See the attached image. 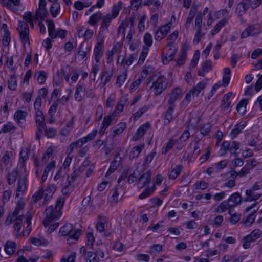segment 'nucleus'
Listing matches in <instances>:
<instances>
[{
	"mask_svg": "<svg viewBox=\"0 0 262 262\" xmlns=\"http://www.w3.org/2000/svg\"><path fill=\"white\" fill-rule=\"evenodd\" d=\"M156 151L155 149H153L150 153L147 155L144 159V162L143 164V166L145 168L148 167L149 164L151 162L154 158L156 155Z\"/></svg>",
	"mask_w": 262,
	"mask_h": 262,
	"instance_id": "obj_50",
	"label": "nucleus"
},
{
	"mask_svg": "<svg viewBox=\"0 0 262 262\" xmlns=\"http://www.w3.org/2000/svg\"><path fill=\"white\" fill-rule=\"evenodd\" d=\"M144 147V144H139L134 147L129 154V157L130 159H134L138 157L140 154L141 152L142 149Z\"/></svg>",
	"mask_w": 262,
	"mask_h": 262,
	"instance_id": "obj_42",
	"label": "nucleus"
},
{
	"mask_svg": "<svg viewBox=\"0 0 262 262\" xmlns=\"http://www.w3.org/2000/svg\"><path fill=\"white\" fill-rule=\"evenodd\" d=\"M251 0H242L237 5L236 13L239 17L244 15L250 6Z\"/></svg>",
	"mask_w": 262,
	"mask_h": 262,
	"instance_id": "obj_13",
	"label": "nucleus"
},
{
	"mask_svg": "<svg viewBox=\"0 0 262 262\" xmlns=\"http://www.w3.org/2000/svg\"><path fill=\"white\" fill-rule=\"evenodd\" d=\"M149 52V48L148 47H144L141 52L139 56V58L138 61V64L141 65L142 64L144 60L148 55Z\"/></svg>",
	"mask_w": 262,
	"mask_h": 262,
	"instance_id": "obj_55",
	"label": "nucleus"
},
{
	"mask_svg": "<svg viewBox=\"0 0 262 262\" xmlns=\"http://www.w3.org/2000/svg\"><path fill=\"white\" fill-rule=\"evenodd\" d=\"M212 62L210 60H206L201 63V68L199 70L198 75L200 76H204L212 70Z\"/></svg>",
	"mask_w": 262,
	"mask_h": 262,
	"instance_id": "obj_23",
	"label": "nucleus"
},
{
	"mask_svg": "<svg viewBox=\"0 0 262 262\" xmlns=\"http://www.w3.org/2000/svg\"><path fill=\"white\" fill-rule=\"evenodd\" d=\"M137 53L132 54L125 61L124 58H123L121 62H120V64L121 65H122L124 62L125 65H126L127 66H129L137 58Z\"/></svg>",
	"mask_w": 262,
	"mask_h": 262,
	"instance_id": "obj_59",
	"label": "nucleus"
},
{
	"mask_svg": "<svg viewBox=\"0 0 262 262\" xmlns=\"http://www.w3.org/2000/svg\"><path fill=\"white\" fill-rule=\"evenodd\" d=\"M26 182L27 178L26 175L23 177L19 178L16 188V198H19L20 195L23 194L27 189Z\"/></svg>",
	"mask_w": 262,
	"mask_h": 262,
	"instance_id": "obj_20",
	"label": "nucleus"
},
{
	"mask_svg": "<svg viewBox=\"0 0 262 262\" xmlns=\"http://www.w3.org/2000/svg\"><path fill=\"white\" fill-rule=\"evenodd\" d=\"M18 171L16 169L13 170L7 176V183L9 185L13 184L18 178Z\"/></svg>",
	"mask_w": 262,
	"mask_h": 262,
	"instance_id": "obj_47",
	"label": "nucleus"
},
{
	"mask_svg": "<svg viewBox=\"0 0 262 262\" xmlns=\"http://www.w3.org/2000/svg\"><path fill=\"white\" fill-rule=\"evenodd\" d=\"M258 208L256 209H254L252 212H251L246 217V219L243 221V223L246 226H250L255 220V213L258 210Z\"/></svg>",
	"mask_w": 262,
	"mask_h": 262,
	"instance_id": "obj_54",
	"label": "nucleus"
},
{
	"mask_svg": "<svg viewBox=\"0 0 262 262\" xmlns=\"http://www.w3.org/2000/svg\"><path fill=\"white\" fill-rule=\"evenodd\" d=\"M16 129V127L11 122H8L4 124L1 128L0 133H13Z\"/></svg>",
	"mask_w": 262,
	"mask_h": 262,
	"instance_id": "obj_41",
	"label": "nucleus"
},
{
	"mask_svg": "<svg viewBox=\"0 0 262 262\" xmlns=\"http://www.w3.org/2000/svg\"><path fill=\"white\" fill-rule=\"evenodd\" d=\"M112 71H105L103 73V76L101 79V84L104 86L111 80L113 76Z\"/></svg>",
	"mask_w": 262,
	"mask_h": 262,
	"instance_id": "obj_46",
	"label": "nucleus"
},
{
	"mask_svg": "<svg viewBox=\"0 0 262 262\" xmlns=\"http://www.w3.org/2000/svg\"><path fill=\"white\" fill-rule=\"evenodd\" d=\"M17 79L15 74L12 75L8 81V86L11 91H15L16 89Z\"/></svg>",
	"mask_w": 262,
	"mask_h": 262,
	"instance_id": "obj_51",
	"label": "nucleus"
},
{
	"mask_svg": "<svg viewBox=\"0 0 262 262\" xmlns=\"http://www.w3.org/2000/svg\"><path fill=\"white\" fill-rule=\"evenodd\" d=\"M121 161V158L119 153L116 154L113 160L110 163V167L105 173V176L108 177L113 173L119 166Z\"/></svg>",
	"mask_w": 262,
	"mask_h": 262,
	"instance_id": "obj_17",
	"label": "nucleus"
},
{
	"mask_svg": "<svg viewBox=\"0 0 262 262\" xmlns=\"http://www.w3.org/2000/svg\"><path fill=\"white\" fill-rule=\"evenodd\" d=\"M56 167V162L55 160L51 161L48 163L43 171V174L41 178V182L44 183L47 179L48 176L50 172H53Z\"/></svg>",
	"mask_w": 262,
	"mask_h": 262,
	"instance_id": "obj_26",
	"label": "nucleus"
},
{
	"mask_svg": "<svg viewBox=\"0 0 262 262\" xmlns=\"http://www.w3.org/2000/svg\"><path fill=\"white\" fill-rule=\"evenodd\" d=\"M46 0H39L38 8L35 12V19L36 20H46V18H47V17L49 16V13L46 8Z\"/></svg>",
	"mask_w": 262,
	"mask_h": 262,
	"instance_id": "obj_8",
	"label": "nucleus"
},
{
	"mask_svg": "<svg viewBox=\"0 0 262 262\" xmlns=\"http://www.w3.org/2000/svg\"><path fill=\"white\" fill-rule=\"evenodd\" d=\"M56 186L54 184H49L47 187L43 190V199L45 202L50 200L56 190Z\"/></svg>",
	"mask_w": 262,
	"mask_h": 262,
	"instance_id": "obj_21",
	"label": "nucleus"
},
{
	"mask_svg": "<svg viewBox=\"0 0 262 262\" xmlns=\"http://www.w3.org/2000/svg\"><path fill=\"white\" fill-rule=\"evenodd\" d=\"M178 140L174 139V137L172 136L166 143L165 147L163 148L162 151V154H166L173 147L174 145L177 142Z\"/></svg>",
	"mask_w": 262,
	"mask_h": 262,
	"instance_id": "obj_43",
	"label": "nucleus"
},
{
	"mask_svg": "<svg viewBox=\"0 0 262 262\" xmlns=\"http://www.w3.org/2000/svg\"><path fill=\"white\" fill-rule=\"evenodd\" d=\"M228 19L224 17L220 21H219L214 27L213 29L211 30V34L214 35L217 34L221 29L224 27L227 23Z\"/></svg>",
	"mask_w": 262,
	"mask_h": 262,
	"instance_id": "obj_37",
	"label": "nucleus"
},
{
	"mask_svg": "<svg viewBox=\"0 0 262 262\" xmlns=\"http://www.w3.org/2000/svg\"><path fill=\"white\" fill-rule=\"evenodd\" d=\"M171 23H167L160 27L155 32V39L156 40H161L169 31L171 28Z\"/></svg>",
	"mask_w": 262,
	"mask_h": 262,
	"instance_id": "obj_14",
	"label": "nucleus"
},
{
	"mask_svg": "<svg viewBox=\"0 0 262 262\" xmlns=\"http://www.w3.org/2000/svg\"><path fill=\"white\" fill-rule=\"evenodd\" d=\"M240 144L238 142L235 141H232L230 143V152L231 154L237 156L238 153L236 152L239 149Z\"/></svg>",
	"mask_w": 262,
	"mask_h": 262,
	"instance_id": "obj_58",
	"label": "nucleus"
},
{
	"mask_svg": "<svg viewBox=\"0 0 262 262\" xmlns=\"http://www.w3.org/2000/svg\"><path fill=\"white\" fill-rule=\"evenodd\" d=\"M18 30L19 31L20 39L23 45H30L29 28L27 23L24 21H19Z\"/></svg>",
	"mask_w": 262,
	"mask_h": 262,
	"instance_id": "obj_6",
	"label": "nucleus"
},
{
	"mask_svg": "<svg viewBox=\"0 0 262 262\" xmlns=\"http://www.w3.org/2000/svg\"><path fill=\"white\" fill-rule=\"evenodd\" d=\"M102 18L103 13L100 11H98L90 15L88 23L92 27L97 28L99 23Z\"/></svg>",
	"mask_w": 262,
	"mask_h": 262,
	"instance_id": "obj_15",
	"label": "nucleus"
},
{
	"mask_svg": "<svg viewBox=\"0 0 262 262\" xmlns=\"http://www.w3.org/2000/svg\"><path fill=\"white\" fill-rule=\"evenodd\" d=\"M206 85V83L203 81L199 82L193 89L191 90V93H192L193 98L198 96L200 93L204 89Z\"/></svg>",
	"mask_w": 262,
	"mask_h": 262,
	"instance_id": "obj_39",
	"label": "nucleus"
},
{
	"mask_svg": "<svg viewBox=\"0 0 262 262\" xmlns=\"http://www.w3.org/2000/svg\"><path fill=\"white\" fill-rule=\"evenodd\" d=\"M150 127L151 125L148 122H145L140 126L136 133L138 139L141 138L145 134L146 132L150 128Z\"/></svg>",
	"mask_w": 262,
	"mask_h": 262,
	"instance_id": "obj_32",
	"label": "nucleus"
},
{
	"mask_svg": "<svg viewBox=\"0 0 262 262\" xmlns=\"http://www.w3.org/2000/svg\"><path fill=\"white\" fill-rule=\"evenodd\" d=\"M27 114L26 111L20 110H18L15 112L13 116L14 120L20 127H24L25 126L26 124V118Z\"/></svg>",
	"mask_w": 262,
	"mask_h": 262,
	"instance_id": "obj_12",
	"label": "nucleus"
},
{
	"mask_svg": "<svg viewBox=\"0 0 262 262\" xmlns=\"http://www.w3.org/2000/svg\"><path fill=\"white\" fill-rule=\"evenodd\" d=\"M232 92H230L223 96V99L222 100L221 108L224 111L227 110L230 107V102H229L228 101L232 96Z\"/></svg>",
	"mask_w": 262,
	"mask_h": 262,
	"instance_id": "obj_34",
	"label": "nucleus"
},
{
	"mask_svg": "<svg viewBox=\"0 0 262 262\" xmlns=\"http://www.w3.org/2000/svg\"><path fill=\"white\" fill-rule=\"evenodd\" d=\"M24 208V204L22 202H19L16 204L14 210L8 215L5 221V225L9 226L14 223V235L16 238L20 236V232L23 224L24 213L23 210Z\"/></svg>",
	"mask_w": 262,
	"mask_h": 262,
	"instance_id": "obj_1",
	"label": "nucleus"
},
{
	"mask_svg": "<svg viewBox=\"0 0 262 262\" xmlns=\"http://www.w3.org/2000/svg\"><path fill=\"white\" fill-rule=\"evenodd\" d=\"M115 115L112 114V115L105 116L102 125H105L106 127H108L112 123V122L115 120Z\"/></svg>",
	"mask_w": 262,
	"mask_h": 262,
	"instance_id": "obj_64",
	"label": "nucleus"
},
{
	"mask_svg": "<svg viewBox=\"0 0 262 262\" xmlns=\"http://www.w3.org/2000/svg\"><path fill=\"white\" fill-rule=\"evenodd\" d=\"M123 3L121 1H119L117 3L114 4L112 7L111 13H108L113 18H116L122 8Z\"/></svg>",
	"mask_w": 262,
	"mask_h": 262,
	"instance_id": "obj_30",
	"label": "nucleus"
},
{
	"mask_svg": "<svg viewBox=\"0 0 262 262\" xmlns=\"http://www.w3.org/2000/svg\"><path fill=\"white\" fill-rule=\"evenodd\" d=\"M248 102L247 99H242L236 106V111L241 114L244 115L246 111V105Z\"/></svg>",
	"mask_w": 262,
	"mask_h": 262,
	"instance_id": "obj_48",
	"label": "nucleus"
},
{
	"mask_svg": "<svg viewBox=\"0 0 262 262\" xmlns=\"http://www.w3.org/2000/svg\"><path fill=\"white\" fill-rule=\"evenodd\" d=\"M0 3L3 7L12 11H17L18 10L17 7L19 5L20 0H0Z\"/></svg>",
	"mask_w": 262,
	"mask_h": 262,
	"instance_id": "obj_19",
	"label": "nucleus"
},
{
	"mask_svg": "<svg viewBox=\"0 0 262 262\" xmlns=\"http://www.w3.org/2000/svg\"><path fill=\"white\" fill-rule=\"evenodd\" d=\"M98 133V130L95 129L92 130L91 133L87 134L85 137L80 138L76 142H72L68 147L66 153L68 156H73L72 152L74 148L78 147H82L85 143L91 141H92Z\"/></svg>",
	"mask_w": 262,
	"mask_h": 262,
	"instance_id": "obj_3",
	"label": "nucleus"
},
{
	"mask_svg": "<svg viewBox=\"0 0 262 262\" xmlns=\"http://www.w3.org/2000/svg\"><path fill=\"white\" fill-rule=\"evenodd\" d=\"M163 2L161 0H146L143 3L144 6H151L156 9H161L162 7Z\"/></svg>",
	"mask_w": 262,
	"mask_h": 262,
	"instance_id": "obj_38",
	"label": "nucleus"
},
{
	"mask_svg": "<svg viewBox=\"0 0 262 262\" xmlns=\"http://www.w3.org/2000/svg\"><path fill=\"white\" fill-rule=\"evenodd\" d=\"M183 167L181 165H177L173 169H172L169 172L168 177L170 179L175 180L178 176H179L182 170Z\"/></svg>",
	"mask_w": 262,
	"mask_h": 262,
	"instance_id": "obj_44",
	"label": "nucleus"
},
{
	"mask_svg": "<svg viewBox=\"0 0 262 262\" xmlns=\"http://www.w3.org/2000/svg\"><path fill=\"white\" fill-rule=\"evenodd\" d=\"M16 247V243L10 240H7L4 245V251L8 255H13L15 252Z\"/></svg>",
	"mask_w": 262,
	"mask_h": 262,
	"instance_id": "obj_22",
	"label": "nucleus"
},
{
	"mask_svg": "<svg viewBox=\"0 0 262 262\" xmlns=\"http://www.w3.org/2000/svg\"><path fill=\"white\" fill-rule=\"evenodd\" d=\"M83 171L84 169L82 167H79V168L74 169L72 173L67 177L68 183L72 184Z\"/></svg>",
	"mask_w": 262,
	"mask_h": 262,
	"instance_id": "obj_27",
	"label": "nucleus"
},
{
	"mask_svg": "<svg viewBox=\"0 0 262 262\" xmlns=\"http://www.w3.org/2000/svg\"><path fill=\"white\" fill-rule=\"evenodd\" d=\"M155 183H154L151 187H146L139 196V199L143 200L150 196L155 191Z\"/></svg>",
	"mask_w": 262,
	"mask_h": 262,
	"instance_id": "obj_36",
	"label": "nucleus"
},
{
	"mask_svg": "<svg viewBox=\"0 0 262 262\" xmlns=\"http://www.w3.org/2000/svg\"><path fill=\"white\" fill-rule=\"evenodd\" d=\"M128 101V98L125 96H123L121 98L120 101L118 103L115 110H114L113 114L115 115L116 114L122 112L124 109V106L126 105Z\"/></svg>",
	"mask_w": 262,
	"mask_h": 262,
	"instance_id": "obj_35",
	"label": "nucleus"
},
{
	"mask_svg": "<svg viewBox=\"0 0 262 262\" xmlns=\"http://www.w3.org/2000/svg\"><path fill=\"white\" fill-rule=\"evenodd\" d=\"M29 149L27 148H21L19 153L18 163H25L29 158Z\"/></svg>",
	"mask_w": 262,
	"mask_h": 262,
	"instance_id": "obj_53",
	"label": "nucleus"
},
{
	"mask_svg": "<svg viewBox=\"0 0 262 262\" xmlns=\"http://www.w3.org/2000/svg\"><path fill=\"white\" fill-rule=\"evenodd\" d=\"M200 58V52L196 50L193 55V58L191 59L190 64V69H194L198 64Z\"/></svg>",
	"mask_w": 262,
	"mask_h": 262,
	"instance_id": "obj_61",
	"label": "nucleus"
},
{
	"mask_svg": "<svg viewBox=\"0 0 262 262\" xmlns=\"http://www.w3.org/2000/svg\"><path fill=\"white\" fill-rule=\"evenodd\" d=\"M104 43L103 38H98L97 42L94 49L93 55L94 56L95 61L98 62L100 61L101 58L102 57L103 53L102 51L103 44Z\"/></svg>",
	"mask_w": 262,
	"mask_h": 262,
	"instance_id": "obj_10",
	"label": "nucleus"
},
{
	"mask_svg": "<svg viewBox=\"0 0 262 262\" xmlns=\"http://www.w3.org/2000/svg\"><path fill=\"white\" fill-rule=\"evenodd\" d=\"M126 128V123L125 122H120L116 126L113 127L111 132L113 134V136H115L121 134Z\"/></svg>",
	"mask_w": 262,
	"mask_h": 262,
	"instance_id": "obj_33",
	"label": "nucleus"
},
{
	"mask_svg": "<svg viewBox=\"0 0 262 262\" xmlns=\"http://www.w3.org/2000/svg\"><path fill=\"white\" fill-rule=\"evenodd\" d=\"M182 94V90L179 88H176L170 94L169 99L168 100V105H176L175 102Z\"/></svg>",
	"mask_w": 262,
	"mask_h": 262,
	"instance_id": "obj_24",
	"label": "nucleus"
},
{
	"mask_svg": "<svg viewBox=\"0 0 262 262\" xmlns=\"http://www.w3.org/2000/svg\"><path fill=\"white\" fill-rule=\"evenodd\" d=\"M245 122H240L235 125L230 133V137L232 139L235 138L246 127Z\"/></svg>",
	"mask_w": 262,
	"mask_h": 262,
	"instance_id": "obj_28",
	"label": "nucleus"
},
{
	"mask_svg": "<svg viewBox=\"0 0 262 262\" xmlns=\"http://www.w3.org/2000/svg\"><path fill=\"white\" fill-rule=\"evenodd\" d=\"M262 235V232L259 229H255L249 235L245 236L243 239V247L244 249H248L250 247L251 243L254 242Z\"/></svg>",
	"mask_w": 262,
	"mask_h": 262,
	"instance_id": "obj_7",
	"label": "nucleus"
},
{
	"mask_svg": "<svg viewBox=\"0 0 262 262\" xmlns=\"http://www.w3.org/2000/svg\"><path fill=\"white\" fill-rule=\"evenodd\" d=\"M228 201L230 203L231 207H235L241 203L242 199L239 193H234L229 196Z\"/></svg>",
	"mask_w": 262,
	"mask_h": 262,
	"instance_id": "obj_29",
	"label": "nucleus"
},
{
	"mask_svg": "<svg viewBox=\"0 0 262 262\" xmlns=\"http://www.w3.org/2000/svg\"><path fill=\"white\" fill-rule=\"evenodd\" d=\"M85 90L84 85L78 84L76 86L74 98L76 101L80 102L84 98L83 92Z\"/></svg>",
	"mask_w": 262,
	"mask_h": 262,
	"instance_id": "obj_31",
	"label": "nucleus"
},
{
	"mask_svg": "<svg viewBox=\"0 0 262 262\" xmlns=\"http://www.w3.org/2000/svg\"><path fill=\"white\" fill-rule=\"evenodd\" d=\"M73 229V225L70 223H67L60 229V232L62 236L70 235L71 234H74V232L72 231Z\"/></svg>",
	"mask_w": 262,
	"mask_h": 262,
	"instance_id": "obj_45",
	"label": "nucleus"
},
{
	"mask_svg": "<svg viewBox=\"0 0 262 262\" xmlns=\"http://www.w3.org/2000/svg\"><path fill=\"white\" fill-rule=\"evenodd\" d=\"M43 189L40 187L39 189L35 192L32 196V201L34 203H36L42 198H43Z\"/></svg>",
	"mask_w": 262,
	"mask_h": 262,
	"instance_id": "obj_56",
	"label": "nucleus"
},
{
	"mask_svg": "<svg viewBox=\"0 0 262 262\" xmlns=\"http://www.w3.org/2000/svg\"><path fill=\"white\" fill-rule=\"evenodd\" d=\"M262 185L259 182H256L250 189L245 191L246 197L244 201H256L262 195Z\"/></svg>",
	"mask_w": 262,
	"mask_h": 262,
	"instance_id": "obj_5",
	"label": "nucleus"
},
{
	"mask_svg": "<svg viewBox=\"0 0 262 262\" xmlns=\"http://www.w3.org/2000/svg\"><path fill=\"white\" fill-rule=\"evenodd\" d=\"M64 202V198L60 196L57 199L54 207L51 205L46 209L43 221L45 227L49 226L52 223L55 222L59 220L62 214L61 210Z\"/></svg>",
	"mask_w": 262,
	"mask_h": 262,
	"instance_id": "obj_2",
	"label": "nucleus"
},
{
	"mask_svg": "<svg viewBox=\"0 0 262 262\" xmlns=\"http://www.w3.org/2000/svg\"><path fill=\"white\" fill-rule=\"evenodd\" d=\"M211 130V125L210 123L204 124L202 125L200 129L201 134L205 136L207 135Z\"/></svg>",
	"mask_w": 262,
	"mask_h": 262,
	"instance_id": "obj_63",
	"label": "nucleus"
},
{
	"mask_svg": "<svg viewBox=\"0 0 262 262\" xmlns=\"http://www.w3.org/2000/svg\"><path fill=\"white\" fill-rule=\"evenodd\" d=\"M80 234V230H76V231H74V234H71L69 236V237L67 239L68 243L69 244H71L74 243V241H77Z\"/></svg>",
	"mask_w": 262,
	"mask_h": 262,
	"instance_id": "obj_62",
	"label": "nucleus"
},
{
	"mask_svg": "<svg viewBox=\"0 0 262 262\" xmlns=\"http://www.w3.org/2000/svg\"><path fill=\"white\" fill-rule=\"evenodd\" d=\"M35 76L37 78V81L39 84H43L45 82L47 78V73L42 70H40L36 73Z\"/></svg>",
	"mask_w": 262,
	"mask_h": 262,
	"instance_id": "obj_57",
	"label": "nucleus"
},
{
	"mask_svg": "<svg viewBox=\"0 0 262 262\" xmlns=\"http://www.w3.org/2000/svg\"><path fill=\"white\" fill-rule=\"evenodd\" d=\"M92 4V2L90 1H76L74 4V8L78 10H82L84 8L89 7Z\"/></svg>",
	"mask_w": 262,
	"mask_h": 262,
	"instance_id": "obj_49",
	"label": "nucleus"
},
{
	"mask_svg": "<svg viewBox=\"0 0 262 262\" xmlns=\"http://www.w3.org/2000/svg\"><path fill=\"white\" fill-rule=\"evenodd\" d=\"M261 32L259 24H251L248 26L242 32L241 37L245 38L250 36H254L259 34Z\"/></svg>",
	"mask_w": 262,
	"mask_h": 262,
	"instance_id": "obj_9",
	"label": "nucleus"
},
{
	"mask_svg": "<svg viewBox=\"0 0 262 262\" xmlns=\"http://www.w3.org/2000/svg\"><path fill=\"white\" fill-rule=\"evenodd\" d=\"M176 106V105H168L164 114L163 123L165 126L168 125L173 120V114Z\"/></svg>",
	"mask_w": 262,
	"mask_h": 262,
	"instance_id": "obj_18",
	"label": "nucleus"
},
{
	"mask_svg": "<svg viewBox=\"0 0 262 262\" xmlns=\"http://www.w3.org/2000/svg\"><path fill=\"white\" fill-rule=\"evenodd\" d=\"M150 81H152L151 88L153 89L154 94L157 96L161 95L167 87V79L162 75L157 76L155 75L150 78Z\"/></svg>",
	"mask_w": 262,
	"mask_h": 262,
	"instance_id": "obj_4",
	"label": "nucleus"
},
{
	"mask_svg": "<svg viewBox=\"0 0 262 262\" xmlns=\"http://www.w3.org/2000/svg\"><path fill=\"white\" fill-rule=\"evenodd\" d=\"M151 174L152 172L150 170L140 174L137 183L138 187L139 189H142L149 184L151 181Z\"/></svg>",
	"mask_w": 262,
	"mask_h": 262,
	"instance_id": "obj_11",
	"label": "nucleus"
},
{
	"mask_svg": "<svg viewBox=\"0 0 262 262\" xmlns=\"http://www.w3.org/2000/svg\"><path fill=\"white\" fill-rule=\"evenodd\" d=\"M166 47H169L166 53L165 59L163 60L164 64H167L170 61L172 60L177 52V48L174 45H167Z\"/></svg>",
	"mask_w": 262,
	"mask_h": 262,
	"instance_id": "obj_25",
	"label": "nucleus"
},
{
	"mask_svg": "<svg viewBox=\"0 0 262 262\" xmlns=\"http://www.w3.org/2000/svg\"><path fill=\"white\" fill-rule=\"evenodd\" d=\"M60 11V5L58 1L52 2V5L50 8V12L53 17L55 18Z\"/></svg>",
	"mask_w": 262,
	"mask_h": 262,
	"instance_id": "obj_40",
	"label": "nucleus"
},
{
	"mask_svg": "<svg viewBox=\"0 0 262 262\" xmlns=\"http://www.w3.org/2000/svg\"><path fill=\"white\" fill-rule=\"evenodd\" d=\"M114 19H115L112 17L110 15V14H106L104 15H103V18L101 20L99 28L100 33L101 32H108L109 27Z\"/></svg>",
	"mask_w": 262,
	"mask_h": 262,
	"instance_id": "obj_16",
	"label": "nucleus"
},
{
	"mask_svg": "<svg viewBox=\"0 0 262 262\" xmlns=\"http://www.w3.org/2000/svg\"><path fill=\"white\" fill-rule=\"evenodd\" d=\"M86 262H99V258L96 253L91 251H88L85 256Z\"/></svg>",
	"mask_w": 262,
	"mask_h": 262,
	"instance_id": "obj_52",
	"label": "nucleus"
},
{
	"mask_svg": "<svg viewBox=\"0 0 262 262\" xmlns=\"http://www.w3.org/2000/svg\"><path fill=\"white\" fill-rule=\"evenodd\" d=\"M127 77V74L126 72H123L120 74L116 79V84L118 88H120Z\"/></svg>",
	"mask_w": 262,
	"mask_h": 262,
	"instance_id": "obj_60",
	"label": "nucleus"
}]
</instances>
